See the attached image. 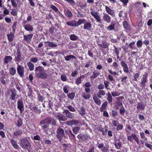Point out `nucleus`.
<instances>
[{
    "instance_id": "obj_1",
    "label": "nucleus",
    "mask_w": 152,
    "mask_h": 152,
    "mask_svg": "<svg viewBox=\"0 0 152 152\" xmlns=\"http://www.w3.org/2000/svg\"><path fill=\"white\" fill-rule=\"evenodd\" d=\"M20 145L21 148L23 149H27L28 152H30V150L31 144L29 141L27 139L23 138L19 140Z\"/></svg>"
},
{
    "instance_id": "obj_2",
    "label": "nucleus",
    "mask_w": 152,
    "mask_h": 152,
    "mask_svg": "<svg viewBox=\"0 0 152 152\" xmlns=\"http://www.w3.org/2000/svg\"><path fill=\"white\" fill-rule=\"evenodd\" d=\"M65 135L63 129L58 127L56 130V137L60 143L63 142V139Z\"/></svg>"
},
{
    "instance_id": "obj_3",
    "label": "nucleus",
    "mask_w": 152,
    "mask_h": 152,
    "mask_svg": "<svg viewBox=\"0 0 152 152\" xmlns=\"http://www.w3.org/2000/svg\"><path fill=\"white\" fill-rule=\"evenodd\" d=\"M24 68L23 66L18 64L17 70L18 75L21 77H24Z\"/></svg>"
},
{
    "instance_id": "obj_4",
    "label": "nucleus",
    "mask_w": 152,
    "mask_h": 152,
    "mask_svg": "<svg viewBox=\"0 0 152 152\" xmlns=\"http://www.w3.org/2000/svg\"><path fill=\"white\" fill-rule=\"evenodd\" d=\"M148 73H145L143 75L142 77L141 78V82L140 83V86L141 87L145 88V83L148 81Z\"/></svg>"
},
{
    "instance_id": "obj_5",
    "label": "nucleus",
    "mask_w": 152,
    "mask_h": 152,
    "mask_svg": "<svg viewBox=\"0 0 152 152\" xmlns=\"http://www.w3.org/2000/svg\"><path fill=\"white\" fill-rule=\"evenodd\" d=\"M55 26L58 27V28L55 27L53 25H52L49 29V33L52 35H55L56 34H57L58 28H59L58 24H55Z\"/></svg>"
},
{
    "instance_id": "obj_6",
    "label": "nucleus",
    "mask_w": 152,
    "mask_h": 152,
    "mask_svg": "<svg viewBox=\"0 0 152 152\" xmlns=\"http://www.w3.org/2000/svg\"><path fill=\"white\" fill-rule=\"evenodd\" d=\"M42 128V129L44 131V132L47 134H50L51 132L50 131V129L49 128V124H45Z\"/></svg>"
},
{
    "instance_id": "obj_7",
    "label": "nucleus",
    "mask_w": 152,
    "mask_h": 152,
    "mask_svg": "<svg viewBox=\"0 0 152 152\" xmlns=\"http://www.w3.org/2000/svg\"><path fill=\"white\" fill-rule=\"evenodd\" d=\"M120 64L123 68L124 72L126 73H128L129 72V68L127 64L124 61H121Z\"/></svg>"
},
{
    "instance_id": "obj_8",
    "label": "nucleus",
    "mask_w": 152,
    "mask_h": 152,
    "mask_svg": "<svg viewBox=\"0 0 152 152\" xmlns=\"http://www.w3.org/2000/svg\"><path fill=\"white\" fill-rule=\"evenodd\" d=\"M33 36V35L32 34H28L27 35L23 34V40L26 42L27 43H29L30 42Z\"/></svg>"
},
{
    "instance_id": "obj_9",
    "label": "nucleus",
    "mask_w": 152,
    "mask_h": 152,
    "mask_svg": "<svg viewBox=\"0 0 152 152\" xmlns=\"http://www.w3.org/2000/svg\"><path fill=\"white\" fill-rule=\"evenodd\" d=\"M52 121V118L49 117L45 118L41 121L39 123L40 125H43L45 124H46L49 125L51 124Z\"/></svg>"
},
{
    "instance_id": "obj_10",
    "label": "nucleus",
    "mask_w": 152,
    "mask_h": 152,
    "mask_svg": "<svg viewBox=\"0 0 152 152\" xmlns=\"http://www.w3.org/2000/svg\"><path fill=\"white\" fill-rule=\"evenodd\" d=\"M17 56L15 58V61L17 62H19L22 61L21 53L20 49H17Z\"/></svg>"
},
{
    "instance_id": "obj_11",
    "label": "nucleus",
    "mask_w": 152,
    "mask_h": 152,
    "mask_svg": "<svg viewBox=\"0 0 152 152\" xmlns=\"http://www.w3.org/2000/svg\"><path fill=\"white\" fill-rule=\"evenodd\" d=\"M29 108L32 111L38 113L39 114H40L41 112V110L40 109H37L38 107L34 106L32 103L30 104Z\"/></svg>"
},
{
    "instance_id": "obj_12",
    "label": "nucleus",
    "mask_w": 152,
    "mask_h": 152,
    "mask_svg": "<svg viewBox=\"0 0 152 152\" xmlns=\"http://www.w3.org/2000/svg\"><path fill=\"white\" fill-rule=\"evenodd\" d=\"M91 14L96 19L97 22L100 23H101L100 17L99 16L98 12L94 11H91Z\"/></svg>"
},
{
    "instance_id": "obj_13",
    "label": "nucleus",
    "mask_w": 152,
    "mask_h": 152,
    "mask_svg": "<svg viewBox=\"0 0 152 152\" xmlns=\"http://www.w3.org/2000/svg\"><path fill=\"white\" fill-rule=\"evenodd\" d=\"M102 19L104 22H106L107 23H110L111 21L110 17L108 14L107 13H103Z\"/></svg>"
},
{
    "instance_id": "obj_14",
    "label": "nucleus",
    "mask_w": 152,
    "mask_h": 152,
    "mask_svg": "<svg viewBox=\"0 0 152 152\" xmlns=\"http://www.w3.org/2000/svg\"><path fill=\"white\" fill-rule=\"evenodd\" d=\"M17 108L21 113L24 108V104L22 100H19L17 102Z\"/></svg>"
},
{
    "instance_id": "obj_15",
    "label": "nucleus",
    "mask_w": 152,
    "mask_h": 152,
    "mask_svg": "<svg viewBox=\"0 0 152 152\" xmlns=\"http://www.w3.org/2000/svg\"><path fill=\"white\" fill-rule=\"evenodd\" d=\"M79 123V121L78 120L75 119L69 121H67L66 122V124L69 126H72L73 125H77Z\"/></svg>"
},
{
    "instance_id": "obj_16",
    "label": "nucleus",
    "mask_w": 152,
    "mask_h": 152,
    "mask_svg": "<svg viewBox=\"0 0 152 152\" xmlns=\"http://www.w3.org/2000/svg\"><path fill=\"white\" fill-rule=\"evenodd\" d=\"M62 113L66 115L67 118H72L73 117L72 114L68 110H64Z\"/></svg>"
},
{
    "instance_id": "obj_17",
    "label": "nucleus",
    "mask_w": 152,
    "mask_h": 152,
    "mask_svg": "<svg viewBox=\"0 0 152 152\" xmlns=\"http://www.w3.org/2000/svg\"><path fill=\"white\" fill-rule=\"evenodd\" d=\"M35 74L37 76L40 74V73L42 72V71H45L44 68L40 66L36 67L35 69Z\"/></svg>"
},
{
    "instance_id": "obj_18",
    "label": "nucleus",
    "mask_w": 152,
    "mask_h": 152,
    "mask_svg": "<svg viewBox=\"0 0 152 152\" xmlns=\"http://www.w3.org/2000/svg\"><path fill=\"white\" fill-rule=\"evenodd\" d=\"M93 98L95 103L97 105H99L101 104V101L99 98V97L97 96L96 94H94L93 96Z\"/></svg>"
},
{
    "instance_id": "obj_19",
    "label": "nucleus",
    "mask_w": 152,
    "mask_h": 152,
    "mask_svg": "<svg viewBox=\"0 0 152 152\" xmlns=\"http://www.w3.org/2000/svg\"><path fill=\"white\" fill-rule=\"evenodd\" d=\"M10 142L13 147L15 149H18L20 148L17 142L14 139H11L10 140Z\"/></svg>"
},
{
    "instance_id": "obj_20",
    "label": "nucleus",
    "mask_w": 152,
    "mask_h": 152,
    "mask_svg": "<svg viewBox=\"0 0 152 152\" xmlns=\"http://www.w3.org/2000/svg\"><path fill=\"white\" fill-rule=\"evenodd\" d=\"M91 25L90 22L86 21L84 23L83 28L84 30L90 31L91 29Z\"/></svg>"
},
{
    "instance_id": "obj_21",
    "label": "nucleus",
    "mask_w": 152,
    "mask_h": 152,
    "mask_svg": "<svg viewBox=\"0 0 152 152\" xmlns=\"http://www.w3.org/2000/svg\"><path fill=\"white\" fill-rule=\"evenodd\" d=\"M45 45V47H56L57 45L52 42L50 41H47L44 42Z\"/></svg>"
},
{
    "instance_id": "obj_22",
    "label": "nucleus",
    "mask_w": 152,
    "mask_h": 152,
    "mask_svg": "<svg viewBox=\"0 0 152 152\" xmlns=\"http://www.w3.org/2000/svg\"><path fill=\"white\" fill-rule=\"evenodd\" d=\"M77 137L79 140L81 141H84L88 140V136L84 134H79Z\"/></svg>"
},
{
    "instance_id": "obj_23",
    "label": "nucleus",
    "mask_w": 152,
    "mask_h": 152,
    "mask_svg": "<svg viewBox=\"0 0 152 152\" xmlns=\"http://www.w3.org/2000/svg\"><path fill=\"white\" fill-rule=\"evenodd\" d=\"M37 76L38 77L45 79L47 78L48 75L47 73H45V71H42L40 74H39Z\"/></svg>"
},
{
    "instance_id": "obj_24",
    "label": "nucleus",
    "mask_w": 152,
    "mask_h": 152,
    "mask_svg": "<svg viewBox=\"0 0 152 152\" xmlns=\"http://www.w3.org/2000/svg\"><path fill=\"white\" fill-rule=\"evenodd\" d=\"M145 106L144 103L142 102H138L137 104V108L139 110H144L145 109Z\"/></svg>"
},
{
    "instance_id": "obj_25",
    "label": "nucleus",
    "mask_w": 152,
    "mask_h": 152,
    "mask_svg": "<svg viewBox=\"0 0 152 152\" xmlns=\"http://www.w3.org/2000/svg\"><path fill=\"white\" fill-rule=\"evenodd\" d=\"M123 25L125 30L127 31H129L131 30L130 25L126 21H124L123 23Z\"/></svg>"
},
{
    "instance_id": "obj_26",
    "label": "nucleus",
    "mask_w": 152,
    "mask_h": 152,
    "mask_svg": "<svg viewBox=\"0 0 152 152\" xmlns=\"http://www.w3.org/2000/svg\"><path fill=\"white\" fill-rule=\"evenodd\" d=\"M99 98L102 99V96H104L106 94L105 91L103 90H99L96 94Z\"/></svg>"
},
{
    "instance_id": "obj_27",
    "label": "nucleus",
    "mask_w": 152,
    "mask_h": 152,
    "mask_svg": "<svg viewBox=\"0 0 152 152\" xmlns=\"http://www.w3.org/2000/svg\"><path fill=\"white\" fill-rule=\"evenodd\" d=\"M99 72L96 70H94L93 74L90 76V78L92 79H94L97 77L100 74Z\"/></svg>"
},
{
    "instance_id": "obj_28",
    "label": "nucleus",
    "mask_w": 152,
    "mask_h": 152,
    "mask_svg": "<svg viewBox=\"0 0 152 152\" xmlns=\"http://www.w3.org/2000/svg\"><path fill=\"white\" fill-rule=\"evenodd\" d=\"M105 10L109 14L112 16H114L115 12L114 10L111 9L110 8L107 6L105 7Z\"/></svg>"
},
{
    "instance_id": "obj_29",
    "label": "nucleus",
    "mask_w": 152,
    "mask_h": 152,
    "mask_svg": "<svg viewBox=\"0 0 152 152\" xmlns=\"http://www.w3.org/2000/svg\"><path fill=\"white\" fill-rule=\"evenodd\" d=\"M25 29L29 32L32 31L33 30V27L32 25H31L29 24L25 25L23 26Z\"/></svg>"
},
{
    "instance_id": "obj_30",
    "label": "nucleus",
    "mask_w": 152,
    "mask_h": 152,
    "mask_svg": "<svg viewBox=\"0 0 152 152\" xmlns=\"http://www.w3.org/2000/svg\"><path fill=\"white\" fill-rule=\"evenodd\" d=\"M97 44L100 47L105 48H108L109 45V44L106 41L102 42V44L98 43Z\"/></svg>"
},
{
    "instance_id": "obj_31",
    "label": "nucleus",
    "mask_w": 152,
    "mask_h": 152,
    "mask_svg": "<svg viewBox=\"0 0 152 152\" xmlns=\"http://www.w3.org/2000/svg\"><path fill=\"white\" fill-rule=\"evenodd\" d=\"M106 95L107 96V99L109 103L110 104H112L113 101V98L112 97V96L109 92Z\"/></svg>"
},
{
    "instance_id": "obj_32",
    "label": "nucleus",
    "mask_w": 152,
    "mask_h": 152,
    "mask_svg": "<svg viewBox=\"0 0 152 152\" xmlns=\"http://www.w3.org/2000/svg\"><path fill=\"white\" fill-rule=\"evenodd\" d=\"M12 59V57L10 56H6L3 59L4 63L6 64L11 62Z\"/></svg>"
},
{
    "instance_id": "obj_33",
    "label": "nucleus",
    "mask_w": 152,
    "mask_h": 152,
    "mask_svg": "<svg viewBox=\"0 0 152 152\" xmlns=\"http://www.w3.org/2000/svg\"><path fill=\"white\" fill-rule=\"evenodd\" d=\"M115 24L112 23L108 26L106 28V29L109 31H114L115 30Z\"/></svg>"
},
{
    "instance_id": "obj_34",
    "label": "nucleus",
    "mask_w": 152,
    "mask_h": 152,
    "mask_svg": "<svg viewBox=\"0 0 152 152\" xmlns=\"http://www.w3.org/2000/svg\"><path fill=\"white\" fill-rule=\"evenodd\" d=\"M77 21L75 20H72L66 23V24L68 26H69L72 27H76L77 26Z\"/></svg>"
},
{
    "instance_id": "obj_35",
    "label": "nucleus",
    "mask_w": 152,
    "mask_h": 152,
    "mask_svg": "<svg viewBox=\"0 0 152 152\" xmlns=\"http://www.w3.org/2000/svg\"><path fill=\"white\" fill-rule=\"evenodd\" d=\"M7 39L9 42L12 41L14 37V34L13 33L10 32V34L7 35Z\"/></svg>"
},
{
    "instance_id": "obj_36",
    "label": "nucleus",
    "mask_w": 152,
    "mask_h": 152,
    "mask_svg": "<svg viewBox=\"0 0 152 152\" xmlns=\"http://www.w3.org/2000/svg\"><path fill=\"white\" fill-rule=\"evenodd\" d=\"M17 95L16 93V91L15 89H14L12 91V93L10 94V98L12 100H14L15 99Z\"/></svg>"
},
{
    "instance_id": "obj_37",
    "label": "nucleus",
    "mask_w": 152,
    "mask_h": 152,
    "mask_svg": "<svg viewBox=\"0 0 152 152\" xmlns=\"http://www.w3.org/2000/svg\"><path fill=\"white\" fill-rule=\"evenodd\" d=\"M79 113L82 116H84L86 114V110L85 108L83 106L81 107L80 110L79 112Z\"/></svg>"
},
{
    "instance_id": "obj_38",
    "label": "nucleus",
    "mask_w": 152,
    "mask_h": 152,
    "mask_svg": "<svg viewBox=\"0 0 152 152\" xmlns=\"http://www.w3.org/2000/svg\"><path fill=\"white\" fill-rule=\"evenodd\" d=\"M64 58L66 61H69L71 59H76L75 56L71 55L64 56Z\"/></svg>"
},
{
    "instance_id": "obj_39",
    "label": "nucleus",
    "mask_w": 152,
    "mask_h": 152,
    "mask_svg": "<svg viewBox=\"0 0 152 152\" xmlns=\"http://www.w3.org/2000/svg\"><path fill=\"white\" fill-rule=\"evenodd\" d=\"M114 145L115 147V148L117 149H120L121 147V142L119 141L117 142L116 141L114 142Z\"/></svg>"
},
{
    "instance_id": "obj_40",
    "label": "nucleus",
    "mask_w": 152,
    "mask_h": 152,
    "mask_svg": "<svg viewBox=\"0 0 152 152\" xmlns=\"http://www.w3.org/2000/svg\"><path fill=\"white\" fill-rule=\"evenodd\" d=\"M57 117L59 121H65L67 120V118L64 116H61L59 115H57Z\"/></svg>"
},
{
    "instance_id": "obj_41",
    "label": "nucleus",
    "mask_w": 152,
    "mask_h": 152,
    "mask_svg": "<svg viewBox=\"0 0 152 152\" xmlns=\"http://www.w3.org/2000/svg\"><path fill=\"white\" fill-rule=\"evenodd\" d=\"M10 74L11 75H14L16 73V70L14 67H12L9 70Z\"/></svg>"
},
{
    "instance_id": "obj_42",
    "label": "nucleus",
    "mask_w": 152,
    "mask_h": 152,
    "mask_svg": "<svg viewBox=\"0 0 152 152\" xmlns=\"http://www.w3.org/2000/svg\"><path fill=\"white\" fill-rule=\"evenodd\" d=\"M132 137L133 138V139L137 143V144H139V139L136 136L135 134L134 133H132L131 134Z\"/></svg>"
},
{
    "instance_id": "obj_43",
    "label": "nucleus",
    "mask_w": 152,
    "mask_h": 152,
    "mask_svg": "<svg viewBox=\"0 0 152 152\" xmlns=\"http://www.w3.org/2000/svg\"><path fill=\"white\" fill-rule=\"evenodd\" d=\"M85 20L84 19H79L77 22V26H79L81 25L82 23H84L85 22Z\"/></svg>"
},
{
    "instance_id": "obj_44",
    "label": "nucleus",
    "mask_w": 152,
    "mask_h": 152,
    "mask_svg": "<svg viewBox=\"0 0 152 152\" xmlns=\"http://www.w3.org/2000/svg\"><path fill=\"white\" fill-rule=\"evenodd\" d=\"M27 65H28L30 71H32L34 69V65L31 62H28L27 63Z\"/></svg>"
},
{
    "instance_id": "obj_45",
    "label": "nucleus",
    "mask_w": 152,
    "mask_h": 152,
    "mask_svg": "<svg viewBox=\"0 0 152 152\" xmlns=\"http://www.w3.org/2000/svg\"><path fill=\"white\" fill-rule=\"evenodd\" d=\"M22 133V132L21 129H17L14 132L13 134L15 136H20Z\"/></svg>"
},
{
    "instance_id": "obj_46",
    "label": "nucleus",
    "mask_w": 152,
    "mask_h": 152,
    "mask_svg": "<svg viewBox=\"0 0 152 152\" xmlns=\"http://www.w3.org/2000/svg\"><path fill=\"white\" fill-rule=\"evenodd\" d=\"M82 96L85 99H88L90 98L91 96L89 94L85 92H84Z\"/></svg>"
},
{
    "instance_id": "obj_47",
    "label": "nucleus",
    "mask_w": 152,
    "mask_h": 152,
    "mask_svg": "<svg viewBox=\"0 0 152 152\" xmlns=\"http://www.w3.org/2000/svg\"><path fill=\"white\" fill-rule=\"evenodd\" d=\"M82 80L81 79V78L79 77L75 80V83L76 85H79L82 83Z\"/></svg>"
},
{
    "instance_id": "obj_48",
    "label": "nucleus",
    "mask_w": 152,
    "mask_h": 152,
    "mask_svg": "<svg viewBox=\"0 0 152 152\" xmlns=\"http://www.w3.org/2000/svg\"><path fill=\"white\" fill-rule=\"evenodd\" d=\"M70 39L72 41H75L77 39L78 37L75 34H72L70 36Z\"/></svg>"
},
{
    "instance_id": "obj_49",
    "label": "nucleus",
    "mask_w": 152,
    "mask_h": 152,
    "mask_svg": "<svg viewBox=\"0 0 152 152\" xmlns=\"http://www.w3.org/2000/svg\"><path fill=\"white\" fill-rule=\"evenodd\" d=\"M125 111V109L123 107V106L122 105L119 110V113L122 116H124Z\"/></svg>"
},
{
    "instance_id": "obj_50",
    "label": "nucleus",
    "mask_w": 152,
    "mask_h": 152,
    "mask_svg": "<svg viewBox=\"0 0 152 152\" xmlns=\"http://www.w3.org/2000/svg\"><path fill=\"white\" fill-rule=\"evenodd\" d=\"M140 74L139 73H133V78L134 80L135 81H137V79L139 77Z\"/></svg>"
},
{
    "instance_id": "obj_51",
    "label": "nucleus",
    "mask_w": 152,
    "mask_h": 152,
    "mask_svg": "<svg viewBox=\"0 0 152 152\" xmlns=\"http://www.w3.org/2000/svg\"><path fill=\"white\" fill-rule=\"evenodd\" d=\"M80 129V127L78 126L74 127L72 129L73 132L74 133L76 134L78 133Z\"/></svg>"
},
{
    "instance_id": "obj_52",
    "label": "nucleus",
    "mask_w": 152,
    "mask_h": 152,
    "mask_svg": "<svg viewBox=\"0 0 152 152\" xmlns=\"http://www.w3.org/2000/svg\"><path fill=\"white\" fill-rule=\"evenodd\" d=\"M37 97L38 101L41 102H42L45 99L39 93L38 94Z\"/></svg>"
},
{
    "instance_id": "obj_53",
    "label": "nucleus",
    "mask_w": 152,
    "mask_h": 152,
    "mask_svg": "<svg viewBox=\"0 0 152 152\" xmlns=\"http://www.w3.org/2000/svg\"><path fill=\"white\" fill-rule=\"evenodd\" d=\"M104 83L105 89L107 90H109V88H108V86L110 83L107 80H104Z\"/></svg>"
},
{
    "instance_id": "obj_54",
    "label": "nucleus",
    "mask_w": 152,
    "mask_h": 152,
    "mask_svg": "<svg viewBox=\"0 0 152 152\" xmlns=\"http://www.w3.org/2000/svg\"><path fill=\"white\" fill-rule=\"evenodd\" d=\"M67 77L65 74H63L61 75V80L63 81H66L67 80Z\"/></svg>"
},
{
    "instance_id": "obj_55",
    "label": "nucleus",
    "mask_w": 152,
    "mask_h": 152,
    "mask_svg": "<svg viewBox=\"0 0 152 152\" xmlns=\"http://www.w3.org/2000/svg\"><path fill=\"white\" fill-rule=\"evenodd\" d=\"M111 94L113 97L118 96L120 94V93L118 91L112 92Z\"/></svg>"
},
{
    "instance_id": "obj_56",
    "label": "nucleus",
    "mask_w": 152,
    "mask_h": 152,
    "mask_svg": "<svg viewBox=\"0 0 152 152\" xmlns=\"http://www.w3.org/2000/svg\"><path fill=\"white\" fill-rule=\"evenodd\" d=\"M140 135L141 138L142 139H143L145 141L148 140L147 138V137H145V135L143 132H140Z\"/></svg>"
},
{
    "instance_id": "obj_57",
    "label": "nucleus",
    "mask_w": 152,
    "mask_h": 152,
    "mask_svg": "<svg viewBox=\"0 0 152 152\" xmlns=\"http://www.w3.org/2000/svg\"><path fill=\"white\" fill-rule=\"evenodd\" d=\"M75 95V93L74 92H72L67 94V96L68 97L71 99H73Z\"/></svg>"
},
{
    "instance_id": "obj_58",
    "label": "nucleus",
    "mask_w": 152,
    "mask_h": 152,
    "mask_svg": "<svg viewBox=\"0 0 152 152\" xmlns=\"http://www.w3.org/2000/svg\"><path fill=\"white\" fill-rule=\"evenodd\" d=\"M114 48L115 49V54H119V51L121 50V48H118L115 46H113Z\"/></svg>"
},
{
    "instance_id": "obj_59",
    "label": "nucleus",
    "mask_w": 152,
    "mask_h": 152,
    "mask_svg": "<svg viewBox=\"0 0 152 152\" xmlns=\"http://www.w3.org/2000/svg\"><path fill=\"white\" fill-rule=\"evenodd\" d=\"M67 108L71 112H74L76 111L75 108L72 105H69L67 106Z\"/></svg>"
},
{
    "instance_id": "obj_60",
    "label": "nucleus",
    "mask_w": 152,
    "mask_h": 152,
    "mask_svg": "<svg viewBox=\"0 0 152 152\" xmlns=\"http://www.w3.org/2000/svg\"><path fill=\"white\" fill-rule=\"evenodd\" d=\"M137 47L138 48H141L142 46V43L141 40H138L137 42Z\"/></svg>"
},
{
    "instance_id": "obj_61",
    "label": "nucleus",
    "mask_w": 152,
    "mask_h": 152,
    "mask_svg": "<svg viewBox=\"0 0 152 152\" xmlns=\"http://www.w3.org/2000/svg\"><path fill=\"white\" fill-rule=\"evenodd\" d=\"M50 8L55 12H57L58 11V8L55 6L51 5L50 6Z\"/></svg>"
},
{
    "instance_id": "obj_62",
    "label": "nucleus",
    "mask_w": 152,
    "mask_h": 152,
    "mask_svg": "<svg viewBox=\"0 0 152 152\" xmlns=\"http://www.w3.org/2000/svg\"><path fill=\"white\" fill-rule=\"evenodd\" d=\"M33 140H35L40 141L41 139L40 136L38 135H36L34 136L33 138H32Z\"/></svg>"
},
{
    "instance_id": "obj_63",
    "label": "nucleus",
    "mask_w": 152,
    "mask_h": 152,
    "mask_svg": "<svg viewBox=\"0 0 152 152\" xmlns=\"http://www.w3.org/2000/svg\"><path fill=\"white\" fill-rule=\"evenodd\" d=\"M111 115L112 117H115V116L118 115L117 112L116 110H112Z\"/></svg>"
},
{
    "instance_id": "obj_64",
    "label": "nucleus",
    "mask_w": 152,
    "mask_h": 152,
    "mask_svg": "<svg viewBox=\"0 0 152 152\" xmlns=\"http://www.w3.org/2000/svg\"><path fill=\"white\" fill-rule=\"evenodd\" d=\"M123 127V125L118 124L116 126V130L117 131H120L122 130Z\"/></svg>"
}]
</instances>
